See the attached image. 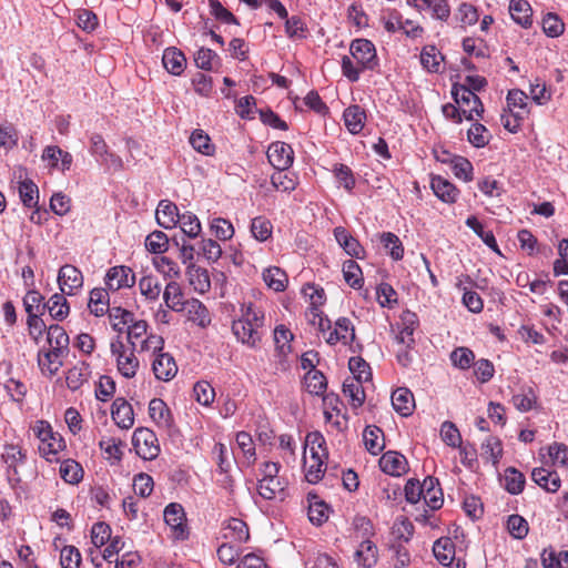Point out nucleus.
<instances>
[{"mask_svg": "<svg viewBox=\"0 0 568 568\" xmlns=\"http://www.w3.org/2000/svg\"><path fill=\"white\" fill-rule=\"evenodd\" d=\"M264 313L248 303L242 305L241 317L233 322L232 332L239 342L255 348L262 339Z\"/></svg>", "mask_w": 568, "mask_h": 568, "instance_id": "obj_1", "label": "nucleus"}, {"mask_svg": "<svg viewBox=\"0 0 568 568\" xmlns=\"http://www.w3.org/2000/svg\"><path fill=\"white\" fill-rule=\"evenodd\" d=\"M34 436L39 439L38 450L48 462H58L57 455L65 448V442L59 433L53 432L45 420H37L32 426Z\"/></svg>", "mask_w": 568, "mask_h": 568, "instance_id": "obj_2", "label": "nucleus"}, {"mask_svg": "<svg viewBox=\"0 0 568 568\" xmlns=\"http://www.w3.org/2000/svg\"><path fill=\"white\" fill-rule=\"evenodd\" d=\"M110 348L112 355L115 356L119 373L125 378L134 377L140 366L134 354L135 348H126L120 338L113 341Z\"/></svg>", "mask_w": 568, "mask_h": 568, "instance_id": "obj_3", "label": "nucleus"}, {"mask_svg": "<svg viewBox=\"0 0 568 568\" xmlns=\"http://www.w3.org/2000/svg\"><path fill=\"white\" fill-rule=\"evenodd\" d=\"M132 445L136 455L145 460H153L160 454V445L155 433L145 427L134 430Z\"/></svg>", "mask_w": 568, "mask_h": 568, "instance_id": "obj_4", "label": "nucleus"}, {"mask_svg": "<svg viewBox=\"0 0 568 568\" xmlns=\"http://www.w3.org/2000/svg\"><path fill=\"white\" fill-rule=\"evenodd\" d=\"M453 97L455 102L462 106V113L467 120H473L475 115L480 116L484 112V105L480 99L466 85L454 87Z\"/></svg>", "mask_w": 568, "mask_h": 568, "instance_id": "obj_5", "label": "nucleus"}, {"mask_svg": "<svg viewBox=\"0 0 568 568\" xmlns=\"http://www.w3.org/2000/svg\"><path fill=\"white\" fill-rule=\"evenodd\" d=\"M349 52L362 69L373 70L378 64L375 45L367 39L353 40Z\"/></svg>", "mask_w": 568, "mask_h": 568, "instance_id": "obj_6", "label": "nucleus"}, {"mask_svg": "<svg viewBox=\"0 0 568 568\" xmlns=\"http://www.w3.org/2000/svg\"><path fill=\"white\" fill-rule=\"evenodd\" d=\"M164 521L171 528L175 539L184 540L187 538L186 516L183 507L178 503L169 504L164 509Z\"/></svg>", "mask_w": 568, "mask_h": 568, "instance_id": "obj_7", "label": "nucleus"}, {"mask_svg": "<svg viewBox=\"0 0 568 568\" xmlns=\"http://www.w3.org/2000/svg\"><path fill=\"white\" fill-rule=\"evenodd\" d=\"M433 552L435 558L448 568H465L459 559L455 560V544L448 537H442L434 542Z\"/></svg>", "mask_w": 568, "mask_h": 568, "instance_id": "obj_8", "label": "nucleus"}, {"mask_svg": "<svg viewBox=\"0 0 568 568\" xmlns=\"http://www.w3.org/2000/svg\"><path fill=\"white\" fill-rule=\"evenodd\" d=\"M58 283L62 293L72 295L83 285V275L79 268L65 264L59 270Z\"/></svg>", "mask_w": 568, "mask_h": 568, "instance_id": "obj_9", "label": "nucleus"}, {"mask_svg": "<svg viewBox=\"0 0 568 568\" xmlns=\"http://www.w3.org/2000/svg\"><path fill=\"white\" fill-rule=\"evenodd\" d=\"M294 152L285 142H273L267 150V159L276 170H287L293 164Z\"/></svg>", "mask_w": 568, "mask_h": 568, "instance_id": "obj_10", "label": "nucleus"}, {"mask_svg": "<svg viewBox=\"0 0 568 568\" xmlns=\"http://www.w3.org/2000/svg\"><path fill=\"white\" fill-rule=\"evenodd\" d=\"M135 283V275L128 266L120 265L111 267L105 275V285L111 291L123 287H131Z\"/></svg>", "mask_w": 568, "mask_h": 568, "instance_id": "obj_11", "label": "nucleus"}, {"mask_svg": "<svg viewBox=\"0 0 568 568\" xmlns=\"http://www.w3.org/2000/svg\"><path fill=\"white\" fill-rule=\"evenodd\" d=\"M325 339L329 345H335L338 342H342L345 345L351 344L355 339V327L351 320L347 317H339L335 322L334 329L328 333V336L325 337Z\"/></svg>", "mask_w": 568, "mask_h": 568, "instance_id": "obj_12", "label": "nucleus"}, {"mask_svg": "<svg viewBox=\"0 0 568 568\" xmlns=\"http://www.w3.org/2000/svg\"><path fill=\"white\" fill-rule=\"evenodd\" d=\"M407 459L398 452L388 450L379 459L381 469L390 476H402L407 471Z\"/></svg>", "mask_w": 568, "mask_h": 568, "instance_id": "obj_13", "label": "nucleus"}, {"mask_svg": "<svg viewBox=\"0 0 568 568\" xmlns=\"http://www.w3.org/2000/svg\"><path fill=\"white\" fill-rule=\"evenodd\" d=\"M152 369L159 381L169 382L178 373V366L172 355L159 353L152 363Z\"/></svg>", "mask_w": 568, "mask_h": 568, "instance_id": "obj_14", "label": "nucleus"}, {"mask_svg": "<svg viewBox=\"0 0 568 568\" xmlns=\"http://www.w3.org/2000/svg\"><path fill=\"white\" fill-rule=\"evenodd\" d=\"M111 417L122 429H129L134 424V413L131 404L122 397H118L111 409Z\"/></svg>", "mask_w": 568, "mask_h": 568, "instance_id": "obj_15", "label": "nucleus"}, {"mask_svg": "<svg viewBox=\"0 0 568 568\" xmlns=\"http://www.w3.org/2000/svg\"><path fill=\"white\" fill-rule=\"evenodd\" d=\"M184 311L186 312L187 320L205 328L211 323L210 312L206 306L196 298L185 301Z\"/></svg>", "mask_w": 568, "mask_h": 568, "instance_id": "obj_16", "label": "nucleus"}, {"mask_svg": "<svg viewBox=\"0 0 568 568\" xmlns=\"http://www.w3.org/2000/svg\"><path fill=\"white\" fill-rule=\"evenodd\" d=\"M334 236L337 243L344 248V251L352 257L363 258L364 248L359 242L352 236V234L344 227L337 226L334 229Z\"/></svg>", "mask_w": 568, "mask_h": 568, "instance_id": "obj_17", "label": "nucleus"}, {"mask_svg": "<svg viewBox=\"0 0 568 568\" xmlns=\"http://www.w3.org/2000/svg\"><path fill=\"white\" fill-rule=\"evenodd\" d=\"M392 405L394 409L404 417L413 414L415 399L413 393L406 387H399L392 394Z\"/></svg>", "mask_w": 568, "mask_h": 568, "instance_id": "obj_18", "label": "nucleus"}, {"mask_svg": "<svg viewBox=\"0 0 568 568\" xmlns=\"http://www.w3.org/2000/svg\"><path fill=\"white\" fill-rule=\"evenodd\" d=\"M155 217L160 226L173 229L180 217L178 206L168 200H162L158 205Z\"/></svg>", "mask_w": 568, "mask_h": 568, "instance_id": "obj_19", "label": "nucleus"}, {"mask_svg": "<svg viewBox=\"0 0 568 568\" xmlns=\"http://www.w3.org/2000/svg\"><path fill=\"white\" fill-rule=\"evenodd\" d=\"M532 480L548 493H556L560 488L561 480L556 471L544 467L535 468L531 473Z\"/></svg>", "mask_w": 568, "mask_h": 568, "instance_id": "obj_20", "label": "nucleus"}, {"mask_svg": "<svg viewBox=\"0 0 568 568\" xmlns=\"http://www.w3.org/2000/svg\"><path fill=\"white\" fill-rule=\"evenodd\" d=\"M65 354L49 348L48 351H40L38 355V364L43 373L50 376L58 373L63 362L62 358Z\"/></svg>", "mask_w": 568, "mask_h": 568, "instance_id": "obj_21", "label": "nucleus"}, {"mask_svg": "<svg viewBox=\"0 0 568 568\" xmlns=\"http://www.w3.org/2000/svg\"><path fill=\"white\" fill-rule=\"evenodd\" d=\"M432 190L435 195L446 203H454L458 196V190L448 180L437 175L430 181Z\"/></svg>", "mask_w": 568, "mask_h": 568, "instance_id": "obj_22", "label": "nucleus"}, {"mask_svg": "<svg viewBox=\"0 0 568 568\" xmlns=\"http://www.w3.org/2000/svg\"><path fill=\"white\" fill-rule=\"evenodd\" d=\"M90 376V365L87 362H78L67 372L65 382L69 389L78 390Z\"/></svg>", "mask_w": 568, "mask_h": 568, "instance_id": "obj_23", "label": "nucleus"}, {"mask_svg": "<svg viewBox=\"0 0 568 568\" xmlns=\"http://www.w3.org/2000/svg\"><path fill=\"white\" fill-rule=\"evenodd\" d=\"M186 275L190 285L194 288V291L203 294L210 290L211 281L205 268L191 263L186 268Z\"/></svg>", "mask_w": 568, "mask_h": 568, "instance_id": "obj_24", "label": "nucleus"}, {"mask_svg": "<svg viewBox=\"0 0 568 568\" xmlns=\"http://www.w3.org/2000/svg\"><path fill=\"white\" fill-rule=\"evenodd\" d=\"M223 530V537L232 542L242 544L250 538L247 525L239 518H231Z\"/></svg>", "mask_w": 568, "mask_h": 568, "instance_id": "obj_25", "label": "nucleus"}, {"mask_svg": "<svg viewBox=\"0 0 568 568\" xmlns=\"http://www.w3.org/2000/svg\"><path fill=\"white\" fill-rule=\"evenodd\" d=\"M162 62L164 68L174 75H180L186 65V59L182 51L176 48H168L163 52Z\"/></svg>", "mask_w": 568, "mask_h": 568, "instance_id": "obj_26", "label": "nucleus"}, {"mask_svg": "<svg viewBox=\"0 0 568 568\" xmlns=\"http://www.w3.org/2000/svg\"><path fill=\"white\" fill-rule=\"evenodd\" d=\"M163 300L165 305L174 311H184L185 301H183V292L180 284L176 281H170L163 292Z\"/></svg>", "mask_w": 568, "mask_h": 568, "instance_id": "obj_27", "label": "nucleus"}, {"mask_svg": "<svg viewBox=\"0 0 568 568\" xmlns=\"http://www.w3.org/2000/svg\"><path fill=\"white\" fill-rule=\"evenodd\" d=\"M345 126L352 134L359 133L366 121V113L359 105H351L345 109L344 114Z\"/></svg>", "mask_w": 568, "mask_h": 568, "instance_id": "obj_28", "label": "nucleus"}, {"mask_svg": "<svg viewBox=\"0 0 568 568\" xmlns=\"http://www.w3.org/2000/svg\"><path fill=\"white\" fill-rule=\"evenodd\" d=\"M509 12L515 22L524 28L531 26V8L526 0H510Z\"/></svg>", "mask_w": 568, "mask_h": 568, "instance_id": "obj_29", "label": "nucleus"}, {"mask_svg": "<svg viewBox=\"0 0 568 568\" xmlns=\"http://www.w3.org/2000/svg\"><path fill=\"white\" fill-rule=\"evenodd\" d=\"M47 342L51 349L67 354L69 347V336L63 327L50 325L47 332Z\"/></svg>", "mask_w": 568, "mask_h": 568, "instance_id": "obj_30", "label": "nucleus"}, {"mask_svg": "<svg viewBox=\"0 0 568 568\" xmlns=\"http://www.w3.org/2000/svg\"><path fill=\"white\" fill-rule=\"evenodd\" d=\"M59 474L65 483L77 485L82 480L84 471L77 460L68 458L61 462Z\"/></svg>", "mask_w": 568, "mask_h": 568, "instance_id": "obj_31", "label": "nucleus"}, {"mask_svg": "<svg viewBox=\"0 0 568 568\" xmlns=\"http://www.w3.org/2000/svg\"><path fill=\"white\" fill-rule=\"evenodd\" d=\"M377 547L366 539L361 542L355 552V561L364 568H372L377 562Z\"/></svg>", "mask_w": 568, "mask_h": 568, "instance_id": "obj_32", "label": "nucleus"}, {"mask_svg": "<svg viewBox=\"0 0 568 568\" xmlns=\"http://www.w3.org/2000/svg\"><path fill=\"white\" fill-rule=\"evenodd\" d=\"M527 99V94L519 89H513L508 92L506 100L513 116L524 118L526 114H528L526 109Z\"/></svg>", "mask_w": 568, "mask_h": 568, "instance_id": "obj_33", "label": "nucleus"}, {"mask_svg": "<svg viewBox=\"0 0 568 568\" xmlns=\"http://www.w3.org/2000/svg\"><path fill=\"white\" fill-rule=\"evenodd\" d=\"M363 439L366 449L373 455H377L384 448L383 432L377 426H367L364 429Z\"/></svg>", "mask_w": 568, "mask_h": 568, "instance_id": "obj_34", "label": "nucleus"}, {"mask_svg": "<svg viewBox=\"0 0 568 568\" xmlns=\"http://www.w3.org/2000/svg\"><path fill=\"white\" fill-rule=\"evenodd\" d=\"M88 307L95 316H102L109 307V294L104 288H93L90 292Z\"/></svg>", "mask_w": 568, "mask_h": 568, "instance_id": "obj_35", "label": "nucleus"}, {"mask_svg": "<svg viewBox=\"0 0 568 568\" xmlns=\"http://www.w3.org/2000/svg\"><path fill=\"white\" fill-rule=\"evenodd\" d=\"M362 381L356 378H346L343 383V393L349 397L351 403L354 407H359L365 400V393Z\"/></svg>", "mask_w": 568, "mask_h": 568, "instance_id": "obj_36", "label": "nucleus"}, {"mask_svg": "<svg viewBox=\"0 0 568 568\" xmlns=\"http://www.w3.org/2000/svg\"><path fill=\"white\" fill-rule=\"evenodd\" d=\"M265 284L275 292H282L287 285L286 273L277 266H271L263 272Z\"/></svg>", "mask_w": 568, "mask_h": 568, "instance_id": "obj_37", "label": "nucleus"}, {"mask_svg": "<svg viewBox=\"0 0 568 568\" xmlns=\"http://www.w3.org/2000/svg\"><path fill=\"white\" fill-rule=\"evenodd\" d=\"M293 339V334L290 329H287L284 325H280L274 329V342L276 346L277 356L280 357V362L284 359V357L291 352V342Z\"/></svg>", "mask_w": 568, "mask_h": 568, "instance_id": "obj_38", "label": "nucleus"}, {"mask_svg": "<svg viewBox=\"0 0 568 568\" xmlns=\"http://www.w3.org/2000/svg\"><path fill=\"white\" fill-rule=\"evenodd\" d=\"M326 442L320 432H311L305 438V450L308 448L311 458H327Z\"/></svg>", "mask_w": 568, "mask_h": 568, "instance_id": "obj_39", "label": "nucleus"}, {"mask_svg": "<svg viewBox=\"0 0 568 568\" xmlns=\"http://www.w3.org/2000/svg\"><path fill=\"white\" fill-rule=\"evenodd\" d=\"M443 54L434 45H426L420 52V63L429 72H439Z\"/></svg>", "mask_w": 568, "mask_h": 568, "instance_id": "obj_40", "label": "nucleus"}, {"mask_svg": "<svg viewBox=\"0 0 568 568\" xmlns=\"http://www.w3.org/2000/svg\"><path fill=\"white\" fill-rule=\"evenodd\" d=\"M47 307L51 317L57 321L64 320L69 314V305L63 294H53L49 298Z\"/></svg>", "mask_w": 568, "mask_h": 568, "instance_id": "obj_41", "label": "nucleus"}, {"mask_svg": "<svg viewBox=\"0 0 568 568\" xmlns=\"http://www.w3.org/2000/svg\"><path fill=\"white\" fill-rule=\"evenodd\" d=\"M504 486L513 495L520 494L525 486V476L516 468L509 467L505 470Z\"/></svg>", "mask_w": 568, "mask_h": 568, "instance_id": "obj_42", "label": "nucleus"}, {"mask_svg": "<svg viewBox=\"0 0 568 568\" xmlns=\"http://www.w3.org/2000/svg\"><path fill=\"white\" fill-rule=\"evenodd\" d=\"M19 195L23 205L34 207L39 200L38 186L31 180H24L19 183Z\"/></svg>", "mask_w": 568, "mask_h": 568, "instance_id": "obj_43", "label": "nucleus"}, {"mask_svg": "<svg viewBox=\"0 0 568 568\" xmlns=\"http://www.w3.org/2000/svg\"><path fill=\"white\" fill-rule=\"evenodd\" d=\"M109 318L114 331L122 333L129 323L133 322V313L122 307H111Z\"/></svg>", "mask_w": 568, "mask_h": 568, "instance_id": "obj_44", "label": "nucleus"}, {"mask_svg": "<svg viewBox=\"0 0 568 568\" xmlns=\"http://www.w3.org/2000/svg\"><path fill=\"white\" fill-rule=\"evenodd\" d=\"M139 288L141 294L149 301H156L162 291L160 282L152 275L141 277Z\"/></svg>", "mask_w": 568, "mask_h": 568, "instance_id": "obj_45", "label": "nucleus"}, {"mask_svg": "<svg viewBox=\"0 0 568 568\" xmlns=\"http://www.w3.org/2000/svg\"><path fill=\"white\" fill-rule=\"evenodd\" d=\"M466 225L471 229L481 240L483 242L493 251H498V245L496 239L491 231H485L481 223L477 220L476 216H468L466 220Z\"/></svg>", "mask_w": 568, "mask_h": 568, "instance_id": "obj_46", "label": "nucleus"}, {"mask_svg": "<svg viewBox=\"0 0 568 568\" xmlns=\"http://www.w3.org/2000/svg\"><path fill=\"white\" fill-rule=\"evenodd\" d=\"M304 382L307 392L314 395H322L327 387L326 377L320 371L307 372Z\"/></svg>", "mask_w": 568, "mask_h": 568, "instance_id": "obj_47", "label": "nucleus"}, {"mask_svg": "<svg viewBox=\"0 0 568 568\" xmlns=\"http://www.w3.org/2000/svg\"><path fill=\"white\" fill-rule=\"evenodd\" d=\"M343 275L345 282L353 288H361L363 284L362 270L358 264L348 260L343 264Z\"/></svg>", "mask_w": 568, "mask_h": 568, "instance_id": "obj_48", "label": "nucleus"}, {"mask_svg": "<svg viewBox=\"0 0 568 568\" xmlns=\"http://www.w3.org/2000/svg\"><path fill=\"white\" fill-rule=\"evenodd\" d=\"M304 464L306 467L305 477L308 483L316 484L318 480L322 479L325 471L324 458H307L306 456H304Z\"/></svg>", "mask_w": 568, "mask_h": 568, "instance_id": "obj_49", "label": "nucleus"}, {"mask_svg": "<svg viewBox=\"0 0 568 568\" xmlns=\"http://www.w3.org/2000/svg\"><path fill=\"white\" fill-rule=\"evenodd\" d=\"M190 143L195 151L204 155H212L214 153V145L211 143L210 136L202 130L192 132Z\"/></svg>", "mask_w": 568, "mask_h": 568, "instance_id": "obj_50", "label": "nucleus"}, {"mask_svg": "<svg viewBox=\"0 0 568 568\" xmlns=\"http://www.w3.org/2000/svg\"><path fill=\"white\" fill-rule=\"evenodd\" d=\"M178 223H180L182 232L191 239L199 236V234L201 233V223L197 216L191 212L180 214Z\"/></svg>", "mask_w": 568, "mask_h": 568, "instance_id": "obj_51", "label": "nucleus"}, {"mask_svg": "<svg viewBox=\"0 0 568 568\" xmlns=\"http://www.w3.org/2000/svg\"><path fill=\"white\" fill-rule=\"evenodd\" d=\"M149 415L155 423L160 425H168L170 412L161 398H153L149 403Z\"/></svg>", "mask_w": 568, "mask_h": 568, "instance_id": "obj_52", "label": "nucleus"}, {"mask_svg": "<svg viewBox=\"0 0 568 568\" xmlns=\"http://www.w3.org/2000/svg\"><path fill=\"white\" fill-rule=\"evenodd\" d=\"M145 247L154 254L163 253L169 247V239L162 231H154L145 239Z\"/></svg>", "mask_w": 568, "mask_h": 568, "instance_id": "obj_53", "label": "nucleus"}, {"mask_svg": "<svg viewBox=\"0 0 568 568\" xmlns=\"http://www.w3.org/2000/svg\"><path fill=\"white\" fill-rule=\"evenodd\" d=\"M475 354L468 347H457L450 354V361L455 367L467 369L474 364Z\"/></svg>", "mask_w": 568, "mask_h": 568, "instance_id": "obj_54", "label": "nucleus"}, {"mask_svg": "<svg viewBox=\"0 0 568 568\" xmlns=\"http://www.w3.org/2000/svg\"><path fill=\"white\" fill-rule=\"evenodd\" d=\"M542 30L550 38H558L565 31V23L555 13H547L542 19Z\"/></svg>", "mask_w": 568, "mask_h": 568, "instance_id": "obj_55", "label": "nucleus"}, {"mask_svg": "<svg viewBox=\"0 0 568 568\" xmlns=\"http://www.w3.org/2000/svg\"><path fill=\"white\" fill-rule=\"evenodd\" d=\"M348 367L353 373L351 378H356L362 382H369L372 379L371 367L362 357H351Z\"/></svg>", "mask_w": 568, "mask_h": 568, "instance_id": "obj_56", "label": "nucleus"}, {"mask_svg": "<svg viewBox=\"0 0 568 568\" xmlns=\"http://www.w3.org/2000/svg\"><path fill=\"white\" fill-rule=\"evenodd\" d=\"M272 224L262 216L254 217L251 223V233L260 242L266 241L272 235Z\"/></svg>", "mask_w": 568, "mask_h": 568, "instance_id": "obj_57", "label": "nucleus"}, {"mask_svg": "<svg viewBox=\"0 0 568 568\" xmlns=\"http://www.w3.org/2000/svg\"><path fill=\"white\" fill-rule=\"evenodd\" d=\"M154 266L160 273L164 275V277L171 278L172 281L180 277L181 275L178 263L166 256L155 258Z\"/></svg>", "mask_w": 568, "mask_h": 568, "instance_id": "obj_58", "label": "nucleus"}, {"mask_svg": "<svg viewBox=\"0 0 568 568\" xmlns=\"http://www.w3.org/2000/svg\"><path fill=\"white\" fill-rule=\"evenodd\" d=\"M481 449V455L486 459L491 460L493 464H497L499 462L503 454V447L500 440L497 437H487L486 440L483 443Z\"/></svg>", "mask_w": 568, "mask_h": 568, "instance_id": "obj_59", "label": "nucleus"}, {"mask_svg": "<svg viewBox=\"0 0 568 568\" xmlns=\"http://www.w3.org/2000/svg\"><path fill=\"white\" fill-rule=\"evenodd\" d=\"M128 342L131 347L135 348L139 339H143L146 335L148 323L143 320L134 321L129 323L125 327Z\"/></svg>", "mask_w": 568, "mask_h": 568, "instance_id": "obj_60", "label": "nucleus"}, {"mask_svg": "<svg viewBox=\"0 0 568 568\" xmlns=\"http://www.w3.org/2000/svg\"><path fill=\"white\" fill-rule=\"evenodd\" d=\"M507 529L516 539H523L528 534V523L519 515H510L507 520Z\"/></svg>", "mask_w": 568, "mask_h": 568, "instance_id": "obj_61", "label": "nucleus"}, {"mask_svg": "<svg viewBox=\"0 0 568 568\" xmlns=\"http://www.w3.org/2000/svg\"><path fill=\"white\" fill-rule=\"evenodd\" d=\"M283 490L282 483L280 479H260L257 491L261 497L267 500H272L276 497V494Z\"/></svg>", "mask_w": 568, "mask_h": 568, "instance_id": "obj_62", "label": "nucleus"}, {"mask_svg": "<svg viewBox=\"0 0 568 568\" xmlns=\"http://www.w3.org/2000/svg\"><path fill=\"white\" fill-rule=\"evenodd\" d=\"M195 399L204 406H209L213 403L215 397L214 388L210 383L202 381L197 382L193 387Z\"/></svg>", "mask_w": 568, "mask_h": 568, "instance_id": "obj_63", "label": "nucleus"}, {"mask_svg": "<svg viewBox=\"0 0 568 568\" xmlns=\"http://www.w3.org/2000/svg\"><path fill=\"white\" fill-rule=\"evenodd\" d=\"M81 554L74 546H65L60 554V564L62 568H79Z\"/></svg>", "mask_w": 568, "mask_h": 568, "instance_id": "obj_64", "label": "nucleus"}]
</instances>
